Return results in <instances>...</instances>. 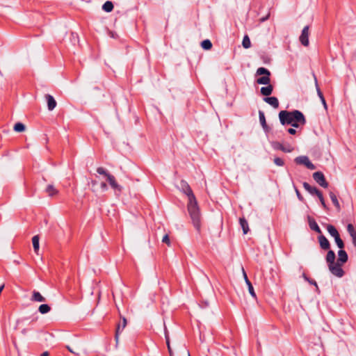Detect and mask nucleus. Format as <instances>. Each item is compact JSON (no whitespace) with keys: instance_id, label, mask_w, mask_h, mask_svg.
Returning a JSON list of instances; mask_svg holds the SVG:
<instances>
[{"instance_id":"09e8293b","label":"nucleus","mask_w":356,"mask_h":356,"mask_svg":"<svg viewBox=\"0 0 356 356\" xmlns=\"http://www.w3.org/2000/svg\"><path fill=\"white\" fill-rule=\"evenodd\" d=\"M90 184L92 186H95L97 184V181L96 180H92Z\"/></svg>"},{"instance_id":"a878e982","label":"nucleus","mask_w":356,"mask_h":356,"mask_svg":"<svg viewBox=\"0 0 356 356\" xmlns=\"http://www.w3.org/2000/svg\"><path fill=\"white\" fill-rule=\"evenodd\" d=\"M102 9L107 13L111 12L113 9V3L110 1H106L102 6Z\"/></svg>"},{"instance_id":"c03bdc74","label":"nucleus","mask_w":356,"mask_h":356,"mask_svg":"<svg viewBox=\"0 0 356 356\" xmlns=\"http://www.w3.org/2000/svg\"><path fill=\"white\" fill-rule=\"evenodd\" d=\"M101 188L104 191H106L108 189V186H107V185H106V184L105 182H102L101 184Z\"/></svg>"},{"instance_id":"412c9836","label":"nucleus","mask_w":356,"mask_h":356,"mask_svg":"<svg viewBox=\"0 0 356 356\" xmlns=\"http://www.w3.org/2000/svg\"><path fill=\"white\" fill-rule=\"evenodd\" d=\"M327 230L328 233L334 238H336L339 236V234L337 231V229L335 228L334 226L332 225H327Z\"/></svg>"},{"instance_id":"f3484780","label":"nucleus","mask_w":356,"mask_h":356,"mask_svg":"<svg viewBox=\"0 0 356 356\" xmlns=\"http://www.w3.org/2000/svg\"><path fill=\"white\" fill-rule=\"evenodd\" d=\"M309 218V225L312 230L315 231L318 234H321V229H320L319 226L318 225L317 222L314 218H312L310 217Z\"/></svg>"},{"instance_id":"72a5a7b5","label":"nucleus","mask_w":356,"mask_h":356,"mask_svg":"<svg viewBox=\"0 0 356 356\" xmlns=\"http://www.w3.org/2000/svg\"><path fill=\"white\" fill-rule=\"evenodd\" d=\"M334 241L339 248L343 249L344 248V243L343 240L341 238L340 235L334 238Z\"/></svg>"},{"instance_id":"4468645a","label":"nucleus","mask_w":356,"mask_h":356,"mask_svg":"<svg viewBox=\"0 0 356 356\" xmlns=\"http://www.w3.org/2000/svg\"><path fill=\"white\" fill-rule=\"evenodd\" d=\"M302 186L304 188L312 195H317L318 193L321 192L316 187L310 186L307 182H303Z\"/></svg>"},{"instance_id":"58836bf2","label":"nucleus","mask_w":356,"mask_h":356,"mask_svg":"<svg viewBox=\"0 0 356 356\" xmlns=\"http://www.w3.org/2000/svg\"><path fill=\"white\" fill-rule=\"evenodd\" d=\"M294 189H295V191H296V195H297L298 200L301 202H303L305 200V199L302 197V195H301V193H300L299 190L296 186H294Z\"/></svg>"},{"instance_id":"cd10ccee","label":"nucleus","mask_w":356,"mask_h":356,"mask_svg":"<svg viewBox=\"0 0 356 356\" xmlns=\"http://www.w3.org/2000/svg\"><path fill=\"white\" fill-rule=\"evenodd\" d=\"M165 337L166 345L168 346L170 356H172V348H171L170 344V338H169L168 332L167 331V328L165 326Z\"/></svg>"},{"instance_id":"dca6fc26","label":"nucleus","mask_w":356,"mask_h":356,"mask_svg":"<svg viewBox=\"0 0 356 356\" xmlns=\"http://www.w3.org/2000/svg\"><path fill=\"white\" fill-rule=\"evenodd\" d=\"M31 301H33V302H45L46 301V299L44 297H43L40 292L37 291H33V294H32V296L31 298Z\"/></svg>"},{"instance_id":"e433bc0d","label":"nucleus","mask_w":356,"mask_h":356,"mask_svg":"<svg viewBox=\"0 0 356 356\" xmlns=\"http://www.w3.org/2000/svg\"><path fill=\"white\" fill-rule=\"evenodd\" d=\"M316 196L318 197V199H319V200L321 202V204L323 206V207L324 209H327V205H326V204L325 202V200L323 198V194H322L321 191L320 193H318V194Z\"/></svg>"},{"instance_id":"49530a36","label":"nucleus","mask_w":356,"mask_h":356,"mask_svg":"<svg viewBox=\"0 0 356 356\" xmlns=\"http://www.w3.org/2000/svg\"><path fill=\"white\" fill-rule=\"evenodd\" d=\"M269 16H270V14H268L266 17L261 18L260 22H265L266 20H267L268 19Z\"/></svg>"},{"instance_id":"393cba45","label":"nucleus","mask_w":356,"mask_h":356,"mask_svg":"<svg viewBox=\"0 0 356 356\" xmlns=\"http://www.w3.org/2000/svg\"><path fill=\"white\" fill-rule=\"evenodd\" d=\"M39 240H40V238L38 235L34 236L32 238L33 249H34L35 252H36V253H38V252L39 250V247H40Z\"/></svg>"},{"instance_id":"4c0bfd02","label":"nucleus","mask_w":356,"mask_h":356,"mask_svg":"<svg viewBox=\"0 0 356 356\" xmlns=\"http://www.w3.org/2000/svg\"><path fill=\"white\" fill-rule=\"evenodd\" d=\"M284 149L285 150L282 151L283 152L290 153L293 152V147H292L290 145H284Z\"/></svg>"},{"instance_id":"f8f14e48","label":"nucleus","mask_w":356,"mask_h":356,"mask_svg":"<svg viewBox=\"0 0 356 356\" xmlns=\"http://www.w3.org/2000/svg\"><path fill=\"white\" fill-rule=\"evenodd\" d=\"M318 239L320 246L323 250H327L330 249V243L324 235H322V234L320 235L318 237Z\"/></svg>"},{"instance_id":"423d86ee","label":"nucleus","mask_w":356,"mask_h":356,"mask_svg":"<svg viewBox=\"0 0 356 356\" xmlns=\"http://www.w3.org/2000/svg\"><path fill=\"white\" fill-rule=\"evenodd\" d=\"M313 178L315 180V181L321 187H323L325 188L328 187V182L326 181L325 177L322 172H315L313 174Z\"/></svg>"},{"instance_id":"37998d69","label":"nucleus","mask_w":356,"mask_h":356,"mask_svg":"<svg viewBox=\"0 0 356 356\" xmlns=\"http://www.w3.org/2000/svg\"><path fill=\"white\" fill-rule=\"evenodd\" d=\"M65 348H67V349L70 353H72V354H74V355H79V353H76V352H75V351H74V350L71 348V347H70V346L67 345V346H65Z\"/></svg>"},{"instance_id":"c756f323","label":"nucleus","mask_w":356,"mask_h":356,"mask_svg":"<svg viewBox=\"0 0 356 356\" xmlns=\"http://www.w3.org/2000/svg\"><path fill=\"white\" fill-rule=\"evenodd\" d=\"M242 45L245 49H248L251 47V42L248 37V35H245L243 37V41H242Z\"/></svg>"},{"instance_id":"f257e3e1","label":"nucleus","mask_w":356,"mask_h":356,"mask_svg":"<svg viewBox=\"0 0 356 356\" xmlns=\"http://www.w3.org/2000/svg\"><path fill=\"white\" fill-rule=\"evenodd\" d=\"M179 187L180 190L188 197V211L194 227L198 232H200L201 229V214L195 196L186 181L181 180L180 181Z\"/></svg>"},{"instance_id":"1a4fd4ad","label":"nucleus","mask_w":356,"mask_h":356,"mask_svg":"<svg viewBox=\"0 0 356 356\" xmlns=\"http://www.w3.org/2000/svg\"><path fill=\"white\" fill-rule=\"evenodd\" d=\"M313 76H314V82H315V86H316V92H317V95L319 97L323 105V107L325 110L327 109V103H326V101L325 99V97L323 95V92H321L319 86H318V80H317V78L315 75L314 73H313Z\"/></svg>"},{"instance_id":"f704fd0d","label":"nucleus","mask_w":356,"mask_h":356,"mask_svg":"<svg viewBox=\"0 0 356 356\" xmlns=\"http://www.w3.org/2000/svg\"><path fill=\"white\" fill-rule=\"evenodd\" d=\"M302 276L304 278V280L305 281L308 282L310 284L314 285L316 287H318L317 283L314 280H312V279H310L309 277H308L305 273H302Z\"/></svg>"},{"instance_id":"de8ad7c7","label":"nucleus","mask_w":356,"mask_h":356,"mask_svg":"<svg viewBox=\"0 0 356 356\" xmlns=\"http://www.w3.org/2000/svg\"><path fill=\"white\" fill-rule=\"evenodd\" d=\"M352 242H353V244L355 247H356V236H353L352 237Z\"/></svg>"},{"instance_id":"2eb2a0df","label":"nucleus","mask_w":356,"mask_h":356,"mask_svg":"<svg viewBox=\"0 0 356 356\" xmlns=\"http://www.w3.org/2000/svg\"><path fill=\"white\" fill-rule=\"evenodd\" d=\"M264 101L275 108H277L279 107V101L278 99L275 97H264Z\"/></svg>"},{"instance_id":"c9c22d12","label":"nucleus","mask_w":356,"mask_h":356,"mask_svg":"<svg viewBox=\"0 0 356 356\" xmlns=\"http://www.w3.org/2000/svg\"><path fill=\"white\" fill-rule=\"evenodd\" d=\"M274 163L277 166H283L284 165V161L280 157H275L273 159Z\"/></svg>"},{"instance_id":"b1692460","label":"nucleus","mask_w":356,"mask_h":356,"mask_svg":"<svg viewBox=\"0 0 356 356\" xmlns=\"http://www.w3.org/2000/svg\"><path fill=\"white\" fill-rule=\"evenodd\" d=\"M45 191L47 193H48L49 196H54L58 193L57 189H56L51 184L48 185Z\"/></svg>"},{"instance_id":"a19ab883","label":"nucleus","mask_w":356,"mask_h":356,"mask_svg":"<svg viewBox=\"0 0 356 356\" xmlns=\"http://www.w3.org/2000/svg\"><path fill=\"white\" fill-rule=\"evenodd\" d=\"M290 125H291L294 128H298L300 125L302 124L301 122H296L294 120V122H292V124H291Z\"/></svg>"},{"instance_id":"5701e85b","label":"nucleus","mask_w":356,"mask_h":356,"mask_svg":"<svg viewBox=\"0 0 356 356\" xmlns=\"http://www.w3.org/2000/svg\"><path fill=\"white\" fill-rule=\"evenodd\" d=\"M330 197L333 204L336 207L337 210L339 211L341 207H340L339 202L337 200V195L334 193L330 192Z\"/></svg>"},{"instance_id":"ea45409f","label":"nucleus","mask_w":356,"mask_h":356,"mask_svg":"<svg viewBox=\"0 0 356 356\" xmlns=\"http://www.w3.org/2000/svg\"><path fill=\"white\" fill-rule=\"evenodd\" d=\"M162 242L167 244L168 246L170 245V238H169V236L168 234H165L163 238H162Z\"/></svg>"},{"instance_id":"a18cd8bd","label":"nucleus","mask_w":356,"mask_h":356,"mask_svg":"<svg viewBox=\"0 0 356 356\" xmlns=\"http://www.w3.org/2000/svg\"><path fill=\"white\" fill-rule=\"evenodd\" d=\"M264 131L266 132V133H268L270 130V128L268 126V124H266V126H261Z\"/></svg>"},{"instance_id":"bb28decb","label":"nucleus","mask_w":356,"mask_h":356,"mask_svg":"<svg viewBox=\"0 0 356 356\" xmlns=\"http://www.w3.org/2000/svg\"><path fill=\"white\" fill-rule=\"evenodd\" d=\"M51 307L47 304H42L40 305L38 308V311L42 314H47L49 312H50Z\"/></svg>"},{"instance_id":"39448f33","label":"nucleus","mask_w":356,"mask_h":356,"mask_svg":"<svg viewBox=\"0 0 356 356\" xmlns=\"http://www.w3.org/2000/svg\"><path fill=\"white\" fill-rule=\"evenodd\" d=\"M295 162L298 165H304L309 170L316 169V166L309 161L307 156H299L295 159Z\"/></svg>"},{"instance_id":"8fccbe9b","label":"nucleus","mask_w":356,"mask_h":356,"mask_svg":"<svg viewBox=\"0 0 356 356\" xmlns=\"http://www.w3.org/2000/svg\"><path fill=\"white\" fill-rule=\"evenodd\" d=\"M40 356H49V353L47 351H45L42 353Z\"/></svg>"},{"instance_id":"f03ea898","label":"nucleus","mask_w":356,"mask_h":356,"mask_svg":"<svg viewBox=\"0 0 356 356\" xmlns=\"http://www.w3.org/2000/svg\"><path fill=\"white\" fill-rule=\"evenodd\" d=\"M256 76L264 75L257 79V83L260 85H268L267 86L261 87L260 92L261 94L265 97L270 96L273 91V86L270 84V72L263 67H259L256 72Z\"/></svg>"},{"instance_id":"aec40b11","label":"nucleus","mask_w":356,"mask_h":356,"mask_svg":"<svg viewBox=\"0 0 356 356\" xmlns=\"http://www.w3.org/2000/svg\"><path fill=\"white\" fill-rule=\"evenodd\" d=\"M239 223L243 229V232L244 234H246L249 231V227L248 221L245 219V218H239Z\"/></svg>"},{"instance_id":"20e7f679","label":"nucleus","mask_w":356,"mask_h":356,"mask_svg":"<svg viewBox=\"0 0 356 356\" xmlns=\"http://www.w3.org/2000/svg\"><path fill=\"white\" fill-rule=\"evenodd\" d=\"M97 172L99 175H104L106 177L108 182L113 189L118 191L119 193L122 192V187L117 183L115 177L111 175L106 169L102 167H99L97 169Z\"/></svg>"},{"instance_id":"a211bd4d","label":"nucleus","mask_w":356,"mask_h":356,"mask_svg":"<svg viewBox=\"0 0 356 356\" xmlns=\"http://www.w3.org/2000/svg\"><path fill=\"white\" fill-rule=\"evenodd\" d=\"M335 257L336 256L334 252L332 250H329L325 258L328 266L335 263Z\"/></svg>"},{"instance_id":"9d476101","label":"nucleus","mask_w":356,"mask_h":356,"mask_svg":"<svg viewBox=\"0 0 356 356\" xmlns=\"http://www.w3.org/2000/svg\"><path fill=\"white\" fill-rule=\"evenodd\" d=\"M44 97L47 103L48 110L53 111L56 108L57 104L54 97L49 94L45 95Z\"/></svg>"},{"instance_id":"4be33fe9","label":"nucleus","mask_w":356,"mask_h":356,"mask_svg":"<svg viewBox=\"0 0 356 356\" xmlns=\"http://www.w3.org/2000/svg\"><path fill=\"white\" fill-rule=\"evenodd\" d=\"M271 147L275 150H280V151H284V144L278 142V141H272L270 142Z\"/></svg>"},{"instance_id":"2f4dec72","label":"nucleus","mask_w":356,"mask_h":356,"mask_svg":"<svg viewBox=\"0 0 356 356\" xmlns=\"http://www.w3.org/2000/svg\"><path fill=\"white\" fill-rule=\"evenodd\" d=\"M259 118L261 126H266V121L264 113L262 111H259Z\"/></svg>"},{"instance_id":"0eeeda50","label":"nucleus","mask_w":356,"mask_h":356,"mask_svg":"<svg viewBox=\"0 0 356 356\" xmlns=\"http://www.w3.org/2000/svg\"><path fill=\"white\" fill-rule=\"evenodd\" d=\"M309 26H305L302 30V33L299 37L300 42L305 47H308L309 44Z\"/></svg>"},{"instance_id":"c85d7f7f","label":"nucleus","mask_w":356,"mask_h":356,"mask_svg":"<svg viewBox=\"0 0 356 356\" xmlns=\"http://www.w3.org/2000/svg\"><path fill=\"white\" fill-rule=\"evenodd\" d=\"M26 127L23 123L17 122L14 125L13 129L16 132H22L25 130Z\"/></svg>"},{"instance_id":"9b49d317","label":"nucleus","mask_w":356,"mask_h":356,"mask_svg":"<svg viewBox=\"0 0 356 356\" xmlns=\"http://www.w3.org/2000/svg\"><path fill=\"white\" fill-rule=\"evenodd\" d=\"M242 270H243V277H244V279H245V283L248 287V291H249V293L254 298H256L257 296H256V293L254 292V288H253V286L252 284V283L250 282V281L248 280V276H247V274L244 270L243 268H242Z\"/></svg>"},{"instance_id":"ddd939ff","label":"nucleus","mask_w":356,"mask_h":356,"mask_svg":"<svg viewBox=\"0 0 356 356\" xmlns=\"http://www.w3.org/2000/svg\"><path fill=\"white\" fill-rule=\"evenodd\" d=\"M348 259V256L347 252L344 250L340 249L338 251V259H337V263H339V264L343 265V264L347 262Z\"/></svg>"},{"instance_id":"79ce46f5","label":"nucleus","mask_w":356,"mask_h":356,"mask_svg":"<svg viewBox=\"0 0 356 356\" xmlns=\"http://www.w3.org/2000/svg\"><path fill=\"white\" fill-rule=\"evenodd\" d=\"M287 132L291 135H294L296 134V130L293 128H289L287 129Z\"/></svg>"},{"instance_id":"473e14b6","label":"nucleus","mask_w":356,"mask_h":356,"mask_svg":"<svg viewBox=\"0 0 356 356\" xmlns=\"http://www.w3.org/2000/svg\"><path fill=\"white\" fill-rule=\"evenodd\" d=\"M347 231L351 238L356 236V230L352 224H348L347 225Z\"/></svg>"},{"instance_id":"6e6552de","label":"nucleus","mask_w":356,"mask_h":356,"mask_svg":"<svg viewBox=\"0 0 356 356\" xmlns=\"http://www.w3.org/2000/svg\"><path fill=\"white\" fill-rule=\"evenodd\" d=\"M342 264L339 263H334L328 266L330 272L338 277H342L344 275V271L341 268Z\"/></svg>"},{"instance_id":"6ab92c4d","label":"nucleus","mask_w":356,"mask_h":356,"mask_svg":"<svg viewBox=\"0 0 356 356\" xmlns=\"http://www.w3.org/2000/svg\"><path fill=\"white\" fill-rule=\"evenodd\" d=\"M126 325H127V319L124 317H123L122 325L119 324L118 325V327L115 331V341L117 343L118 342V339H119L120 328L122 327V330H123L126 327Z\"/></svg>"},{"instance_id":"7c9ffc66","label":"nucleus","mask_w":356,"mask_h":356,"mask_svg":"<svg viewBox=\"0 0 356 356\" xmlns=\"http://www.w3.org/2000/svg\"><path fill=\"white\" fill-rule=\"evenodd\" d=\"M201 46L204 49L209 50L212 47V43L209 40L207 39L202 42Z\"/></svg>"},{"instance_id":"7ed1b4c3","label":"nucleus","mask_w":356,"mask_h":356,"mask_svg":"<svg viewBox=\"0 0 356 356\" xmlns=\"http://www.w3.org/2000/svg\"><path fill=\"white\" fill-rule=\"evenodd\" d=\"M279 119L282 125L291 124L292 122H294V120L301 122L302 124H305L306 123V119L303 113L298 110L292 111H281L279 113Z\"/></svg>"}]
</instances>
